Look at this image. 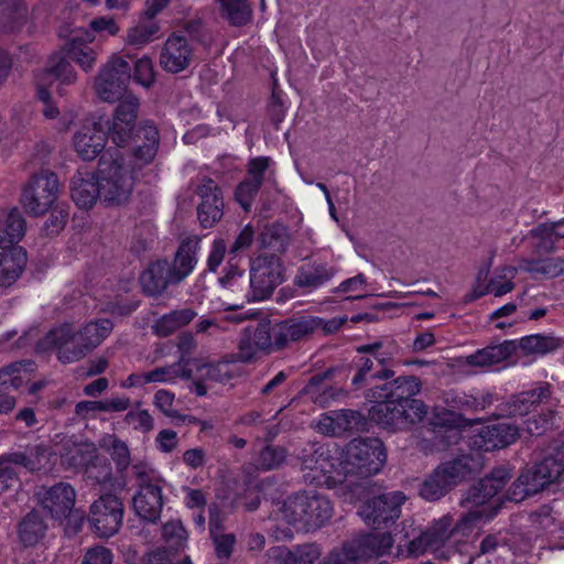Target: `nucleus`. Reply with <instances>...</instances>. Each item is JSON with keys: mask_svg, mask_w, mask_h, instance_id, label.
<instances>
[{"mask_svg": "<svg viewBox=\"0 0 564 564\" xmlns=\"http://www.w3.org/2000/svg\"><path fill=\"white\" fill-rule=\"evenodd\" d=\"M510 475L506 468H496L489 476L473 486L462 505L471 508L457 523L453 516L445 514L431 522L425 530L417 531L413 520L401 523L399 534L404 540L397 546L398 557H419L430 552L438 558H448L458 551L460 540L457 535H468L480 522L490 521L499 507L491 502L507 484Z\"/></svg>", "mask_w": 564, "mask_h": 564, "instance_id": "obj_1", "label": "nucleus"}, {"mask_svg": "<svg viewBox=\"0 0 564 564\" xmlns=\"http://www.w3.org/2000/svg\"><path fill=\"white\" fill-rule=\"evenodd\" d=\"M421 388L420 379L414 376L399 377L371 388L367 393V398L373 402L369 419L389 431L403 430L422 421L427 406L413 398L420 393Z\"/></svg>", "mask_w": 564, "mask_h": 564, "instance_id": "obj_2", "label": "nucleus"}, {"mask_svg": "<svg viewBox=\"0 0 564 564\" xmlns=\"http://www.w3.org/2000/svg\"><path fill=\"white\" fill-rule=\"evenodd\" d=\"M130 65L119 55H112L104 64L94 82V89L99 99L106 102L119 100L112 124L109 127V137L118 147H124L131 139L139 111V99L127 93L130 82Z\"/></svg>", "mask_w": 564, "mask_h": 564, "instance_id": "obj_3", "label": "nucleus"}, {"mask_svg": "<svg viewBox=\"0 0 564 564\" xmlns=\"http://www.w3.org/2000/svg\"><path fill=\"white\" fill-rule=\"evenodd\" d=\"M333 506L329 499L315 491H303L290 496L274 512L269 530L275 540H289L293 536L291 527L299 530L315 531L329 521Z\"/></svg>", "mask_w": 564, "mask_h": 564, "instance_id": "obj_4", "label": "nucleus"}, {"mask_svg": "<svg viewBox=\"0 0 564 564\" xmlns=\"http://www.w3.org/2000/svg\"><path fill=\"white\" fill-rule=\"evenodd\" d=\"M112 328L113 324L108 318L91 321L79 330L73 324L64 323L51 329L37 344V349H54L63 364L75 362L99 346Z\"/></svg>", "mask_w": 564, "mask_h": 564, "instance_id": "obj_5", "label": "nucleus"}, {"mask_svg": "<svg viewBox=\"0 0 564 564\" xmlns=\"http://www.w3.org/2000/svg\"><path fill=\"white\" fill-rule=\"evenodd\" d=\"M140 169L121 151L108 150L99 161L97 176L101 198L108 204L126 203L133 188L134 173Z\"/></svg>", "mask_w": 564, "mask_h": 564, "instance_id": "obj_6", "label": "nucleus"}, {"mask_svg": "<svg viewBox=\"0 0 564 564\" xmlns=\"http://www.w3.org/2000/svg\"><path fill=\"white\" fill-rule=\"evenodd\" d=\"M299 458L303 478L308 484L332 488L346 480L343 454L336 447L307 444L301 451Z\"/></svg>", "mask_w": 564, "mask_h": 564, "instance_id": "obj_7", "label": "nucleus"}, {"mask_svg": "<svg viewBox=\"0 0 564 564\" xmlns=\"http://www.w3.org/2000/svg\"><path fill=\"white\" fill-rule=\"evenodd\" d=\"M387 459L383 443L376 437L352 440L345 452V478L349 475L369 477L381 470Z\"/></svg>", "mask_w": 564, "mask_h": 564, "instance_id": "obj_8", "label": "nucleus"}, {"mask_svg": "<svg viewBox=\"0 0 564 564\" xmlns=\"http://www.w3.org/2000/svg\"><path fill=\"white\" fill-rule=\"evenodd\" d=\"M59 195L57 176L48 171L32 175L24 186L21 204L31 216H41L48 212Z\"/></svg>", "mask_w": 564, "mask_h": 564, "instance_id": "obj_9", "label": "nucleus"}, {"mask_svg": "<svg viewBox=\"0 0 564 564\" xmlns=\"http://www.w3.org/2000/svg\"><path fill=\"white\" fill-rule=\"evenodd\" d=\"M284 281V268L274 254H260L251 262L249 301H263Z\"/></svg>", "mask_w": 564, "mask_h": 564, "instance_id": "obj_10", "label": "nucleus"}, {"mask_svg": "<svg viewBox=\"0 0 564 564\" xmlns=\"http://www.w3.org/2000/svg\"><path fill=\"white\" fill-rule=\"evenodd\" d=\"M123 502L112 494L101 495L89 508L88 522L91 531L99 538L115 535L122 525Z\"/></svg>", "mask_w": 564, "mask_h": 564, "instance_id": "obj_11", "label": "nucleus"}, {"mask_svg": "<svg viewBox=\"0 0 564 564\" xmlns=\"http://www.w3.org/2000/svg\"><path fill=\"white\" fill-rule=\"evenodd\" d=\"M401 491H392L375 497L362 505L359 516L366 524L380 528L393 523L401 514L405 501Z\"/></svg>", "mask_w": 564, "mask_h": 564, "instance_id": "obj_12", "label": "nucleus"}, {"mask_svg": "<svg viewBox=\"0 0 564 564\" xmlns=\"http://www.w3.org/2000/svg\"><path fill=\"white\" fill-rule=\"evenodd\" d=\"M340 323L324 321L316 316L303 315L288 318L274 326V338L276 348H284L290 341L300 340L318 328H326L328 332L338 328Z\"/></svg>", "mask_w": 564, "mask_h": 564, "instance_id": "obj_13", "label": "nucleus"}, {"mask_svg": "<svg viewBox=\"0 0 564 564\" xmlns=\"http://www.w3.org/2000/svg\"><path fill=\"white\" fill-rule=\"evenodd\" d=\"M276 348L274 327L269 323H258L256 326H248L239 341L238 359L248 362L260 354H270Z\"/></svg>", "mask_w": 564, "mask_h": 564, "instance_id": "obj_14", "label": "nucleus"}, {"mask_svg": "<svg viewBox=\"0 0 564 564\" xmlns=\"http://www.w3.org/2000/svg\"><path fill=\"white\" fill-rule=\"evenodd\" d=\"M95 39L93 32L78 29L72 32L62 48L63 53L85 73L91 72L97 63L99 52L90 45Z\"/></svg>", "mask_w": 564, "mask_h": 564, "instance_id": "obj_15", "label": "nucleus"}, {"mask_svg": "<svg viewBox=\"0 0 564 564\" xmlns=\"http://www.w3.org/2000/svg\"><path fill=\"white\" fill-rule=\"evenodd\" d=\"M40 505L56 520L66 519L76 500L75 489L65 482L56 484L48 488H41L37 492Z\"/></svg>", "mask_w": 564, "mask_h": 564, "instance_id": "obj_16", "label": "nucleus"}, {"mask_svg": "<svg viewBox=\"0 0 564 564\" xmlns=\"http://www.w3.org/2000/svg\"><path fill=\"white\" fill-rule=\"evenodd\" d=\"M163 507L162 484L158 478L142 480L133 496V509L143 520L155 522Z\"/></svg>", "mask_w": 564, "mask_h": 564, "instance_id": "obj_17", "label": "nucleus"}, {"mask_svg": "<svg viewBox=\"0 0 564 564\" xmlns=\"http://www.w3.org/2000/svg\"><path fill=\"white\" fill-rule=\"evenodd\" d=\"M194 58V50L188 39L181 34H172L160 54V65L169 73L177 74L186 69Z\"/></svg>", "mask_w": 564, "mask_h": 564, "instance_id": "obj_18", "label": "nucleus"}, {"mask_svg": "<svg viewBox=\"0 0 564 564\" xmlns=\"http://www.w3.org/2000/svg\"><path fill=\"white\" fill-rule=\"evenodd\" d=\"M107 135L101 119L87 121L75 133L73 144L84 161L95 160L105 149Z\"/></svg>", "mask_w": 564, "mask_h": 564, "instance_id": "obj_19", "label": "nucleus"}, {"mask_svg": "<svg viewBox=\"0 0 564 564\" xmlns=\"http://www.w3.org/2000/svg\"><path fill=\"white\" fill-rule=\"evenodd\" d=\"M519 436V427L507 422L499 421L482 426L473 437V445L485 452L506 447L512 444Z\"/></svg>", "mask_w": 564, "mask_h": 564, "instance_id": "obj_20", "label": "nucleus"}, {"mask_svg": "<svg viewBox=\"0 0 564 564\" xmlns=\"http://www.w3.org/2000/svg\"><path fill=\"white\" fill-rule=\"evenodd\" d=\"M197 195L200 198L197 207L198 219L205 228L212 227L223 217L220 189L213 180L207 178L198 186Z\"/></svg>", "mask_w": 564, "mask_h": 564, "instance_id": "obj_21", "label": "nucleus"}, {"mask_svg": "<svg viewBox=\"0 0 564 564\" xmlns=\"http://www.w3.org/2000/svg\"><path fill=\"white\" fill-rule=\"evenodd\" d=\"M77 78V72L70 62L62 53H54L48 59L47 67L37 75L36 86L56 82L57 93L64 95L65 87L74 85Z\"/></svg>", "mask_w": 564, "mask_h": 564, "instance_id": "obj_22", "label": "nucleus"}, {"mask_svg": "<svg viewBox=\"0 0 564 564\" xmlns=\"http://www.w3.org/2000/svg\"><path fill=\"white\" fill-rule=\"evenodd\" d=\"M564 473V465L555 457H546L541 463L523 471L520 476L525 477L523 481L527 490L535 495L549 484L556 480Z\"/></svg>", "mask_w": 564, "mask_h": 564, "instance_id": "obj_23", "label": "nucleus"}, {"mask_svg": "<svg viewBox=\"0 0 564 564\" xmlns=\"http://www.w3.org/2000/svg\"><path fill=\"white\" fill-rule=\"evenodd\" d=\"M360 419V414L354 410L329 411L318 417L315 427L322 434L339 436L356 426Z\"/></svg>", "mask_w": 564, "mask_h": 564, "instance_id": "obj_24", "label": "nucleus"}, {"mask_svg": "<svg viewBox=\"0 0 564 564\" xmlns=\"http://www.w3.org/2000/svg\"><path fill=\"white\" fill-rule=\"evenodd\" d=\"M349 547L359 560L387 554L393 545V538L390 533H368L348 542Z\"/></svg>", "mask_w": 564, "mask_h": 564, "instance_id": "obj_25", "label": "nucleus"}, {"mask_svg": "<svg viewBox=\"0 0 564 564\" xmlns=\"http://www.w3.org/2000/svg\"><path fill=\"white\" fill-rule=\"evenodd\" d=\"M481 467L482 462L479 456L463 455L451 462L441 464L436 469L445 478L447 484L453 487L480 471Z\"/></svg>", "mask_w": 564, "mask_h": 564, "instance_id": "obj_26", "label": "nucleus"}, {"mask_svg": "<svg viewBox=\"0 0 564 564\" xmlns=\"http://www.w3.org/2000/svg\"><path fill=\"white\" fill-rule=\"evenodd\" d=\"M72 198L79 208L88 209L101 198L98 177L89 172H79L72 178Z\"/></svg>", "mask_w": 564, "mask_h": 564, "instance_id": "obj_27", "label": "nucleus"}, {"mask_svg": "<svg viewBox=\"0 0 564 564\" xmlns=\"http://www.w3.org/2000/svg\"><path fill=\"white\" fill-rule=\"evenodd\" d=\"M143 291L149 295L161 294L173 280L172 268L167 261L152 263L140 276Z\"/></svg>", "mask_w": 564, "mask_h": 564, "instance_id": "obj_28", "label": "nucleus"}, {"mask_svg": "<svg viewBox=\"0 0 564 564\" xmlns=\"http://www.w3.org/2000/svg\"><path fill=\"white\" fill-rule=\"evenodd\" d=\"M26 260V252L21 247L0 252V288H8L19 279Z\"/></svg>", "mask_w": 564, "mask_h": 564, "instance_id": "obj_29", "label": "nucleus"}, {"mask_svg": "<svg viewBox=\"0 0 564 564\" xmlns=\"http://www.w3.org/2000/svg\"><path fill=\"white\" fill-rule=\"evenodd\" d=\"M514 355V340H505L498 345L487 346L466 356V365L471 367H490Z\"/></svg>", "mask_w": 564, "mask_h": 564, "instance_id": "obj_30", "label": "nucleus"}, {"mask_svg": "<svg viewBox=\"0 0 564 564\" xmlns=\"http://www.w3.org/2000/svg\"><path fill=\"white\" fill-rule=\"evenodd\" d=\"M137 138L143 141L144 144H139L133 153L128 154V156L135 161V166L143 167L151 163L156 155L160 141L159 131L155 126L145 122L138 129Z\"/></svg>", "mask_w": 564, "mask_h": 564, "instance_id": "obj_31", "label": "nucleus"}, {"mask_svg": "<svg viewBox=\"0 0 564 564\" xmlns=\"http://www.w3.org/2000/svg\"><path fill=\"white\" fill-rule=\"evenodd\" d=\"M551 394L547 383L529 391H523L513 395L507 403V412L510 416H521L528 414L536 404L546 400Z\"/></svg>", "mask_w": 564, "mask_h": 564, "instance_id": "obj_32", "label": "nucleus"}, {"mask_svg": "<svg viewBox=\"0 0 564 564\" xmlns=\"http://www.w3.org/2000/svg\"><path fill=\"white\" fill-rule=\"evenodd\" d=\"M25 220L18 208L0 212V248H7L22 239Z\"/></svg>", "mask_w": 564, "mask_h": 564, "instance_id": "obj_33", "label": "nucleus"}, {"mask_svg": "<svg viewBox=\"0 0 564 564\" xmlns=\"http://www.w3.org/2000/svg\"><path fill=\"white\" fill-rule=\"evenodd\" d=\"M271 552L280 564H313L322 554L318 545L313 543L293 547H275Z\"/></svg>", "mask_w": 564, "mask_h": 564, "instance_id": "obj_34", "label": "nucleus"}, {"mask_svg": "<svg viewBox=\"0 0 564 564\" xmlns=\"http://www.w3.org/2000/svg\"><path fill=\"white\" fill-rule=\"evenodd\" d=\"M563 340L553 335L534 334L514 340V354L521 351L523 355H546L560 349Z\"/></svg>", "mask_w": 564, "mask_h": 564, "instance_id": "obj_35", "label": "nucleus"}, {"mask_svg": "<svg viewBox=\"0 0 564 564\" xmlns=\"http://www.w3.org/2000/svg\"><path fill=\"white\" fill-rule=\"evenodd\" d=\"M47 525L37 511H31L20 522L18 529L19 541L25 546H35L46 535Z\"/></svg>", "mask_w": 564, "mask_h": 564, "instance_id": "obj_36", "label": "nucleus"}, {"mask_svg": "<svg viewBox=\"0 0 564 564\" xmlns=\"http://www.w3.org/2000/svg\"><path fill=\"white\" fill-rule=\"evenodd\" d=\"M36 97L43 102L42 113L47 120L55 121V128L59 131H67L75 120L73 112H61L53 102L51 91L43 85L36 86Z\"/></svg>", "mask_w": 564, "mask_h": 564, "instance_id": "obj_37", "label": "nucleus"}, {"mask_svg": "<svg viewBox=\"0 0 564 564\" xmlns=\"http://www.w3.org/2000/svg\"><path fill=\"white\" fill-rule=\"evenodd\" d=\"M196 315V312L192 308L173 311L155 322L153 326L154 333L159 336H169L178 328L189 324Z\"/></svg>", "mask_w": 564, "mask_h": 564, "instance_id": "obj_38", "label": "nucleus"}, {"mask_svg": "<svg viewBox=\"0 0 564 564\" xmlns=\"http://www.w3.org/2000/svg\"><path fill=\"white\" fill-rule=\"evenodd\" d=\"M195 264V243L192 241L182 242L175 257L174 267L172 268L173 280L176 281V283L184 280L193 271Z\"/></svg>", "mask_w": 564, "mask_h": 564, "instance_id": "obj_39", "label": "nucleus"}, {"mask_svg": "<svg viewBox=\"0 0 564 564\" xmlns=\"http://www.w3.org/2000/svg\"><path fill=\"white\" fill-rule=\"evenodd\" d=\"M35 365L31 360H23L13 362L0 369V386H11L14 389L20 388L28 379L29 375L33 372Z\"/></svg>", "mask_w": 564, "mask_h": 564, "instance_id": "obj_40", "label": "nucleus"}, {"mask_svg": "<svg viewBox=\"0 0 564 564\" xmlns=\"http://www.w3.org/2000/svg\"><path fill=\"white\" fill-rule=\"evenodd\" d=\"M238 373L237 365L232 360H221L215 364L203 365L199 377L206 381L225 383Z\"/></svg>", "mask_w": 564, "mask_h": 564, "instance_id": "obj_41", "label": "nucleus"}, {"mask_svg": "<svg viewBox=\"0 0 564 564\" xmlns=\"http://www.w3.org/2000/svg\"><path fill=\"white\" fill-rule=\"evenodd\" d=\"M330 278L332 273L325 265H307L299 270L295 284L301 288L316 289L325 284Z\"/></svg>", "mask_w": 564, "mask_h": 564, "instance_id": "obj_42", "label": "nucleus"}, {"mask_svg": "<svg viewBox=\"0 0 564 564\" xmlns=\"http://www.w3.org/2000/svg\"><path fill=\"white\" fill-rule=\"evenodd\" d=\"M7 456L9 462L21 465L31 471L41 469L47 458L46 449L42 446H33L25 452L11 453Z\"/></svg>", "mask_w": 564, "mask_h": 564, "instance_id": "obj_43", "label": "nucleus"}, {"mask_svg": "<svg viewBox=\"0 0 564 564\" xmlns=\"http://www.w3.org/2000/svg\"><path fill=\"white\" fill-rule=\"evenodd\" d=\"M158 33L159 25L156 22H140L128 29L124 42L127 45L143 47L152 42L156 37Z\"/></svg>", "mask_w": 564, "mask_h": 564, "instance_id": "obj_44", "label": "nucleus"}, {"mask_svg": "<svg viewBox=\"0 0 564 564\" xmlns=\"http://www.w3.org/2000/svg\"><path fill=\"white\" fill-rule=\"evenodd\" d=\"M286 459V451L281 446L267 445L254 457V467L259 470H272L280 467Z\"/></svg>", "mask_w": 564, "mask_h": 564, "instance_id": "obj_45", "label": "nucleus"}, {"mask_svg": "<svg viewBox=\"0 0 564 564\" xmlns=\"http://www.w3.org/2000/svg\"><path fill=\"white\" fill-rule=\"evenodd\" d=\"M521 269L547 278H556L564 274V258H547L540 261L524 260Z\"/></svg>", "mask_w": 564, "mask_h": 564, "instance_id": "obj_46", "label": "nucleus"}, {"mask_svg": "<svg viewBox=\"0 0 564 564\" xmlns=\"http://www.w3.org/2000/svg\"><path fill=\"white\" fill-rule=\"evenodd\" d=\"M191 370L182 364H175L166 367H159L147 372L149 383H172L176 379H189Z\"/></svg>", "mask_w": 564, "mask_h": 564, "instance_id": "obj_47", "label": "nucleus"}, {"mask_svg": "<svg viewBox=\"0 0 564 564\" xmlns=\"http://www.w3.org/2000/svg\"><path fill=\"white\" fill-rule=\"evenodd\" d=\"M517 269L513 267H505L496 273L489 281L486 292L495 296H502L511 292L514 288L513 279L516 278Z\"/></svg>", "mask_w": 564, "mask_h": 564, "instance_id": "obj_48", "label": "nucleus"}, {"mask_svg": "<svg viewBox=\"0 0 564 564\" xmlns=\"http://www.w3.org/2000/svg\"><path fill=\"white\" fill-rule=\"evenodd\" d=\"M221 10L234 25L246 24L251 17L248 0H219Z\"/></svg>", "mask_w": 564, "mask_h": 564, "instance_id": "obj_49", "label": "nucleus"}, {"mask_svg": "<svg viewBox=\"0 0 564 564\" xmlns=\"http://www.w3.org/2000/svg\"><path fill=\"white\" fill-rule=\"evenodd\" d=\"M85 475L88 479L95 480L102 487H112V469L106 458L94 457L85 468Z\"/></svg>", "mask_w": 564, "mask_h": 564, "instance_id": "obj_50", "label": "nucleus"}, {"mask_svg": "<svg viewBox=\"0 0 564 564\" xmlns=\"http://www.w3.org/2000/svg\"><path fill=\"white\" fill-rule=\"evenodd\" d=\"M452 488L437 469L424 480L420 488V495L425 500L434 501L443 497Z\"/></svg>", "mask_w": 564, "mask_h": 564, "instance_id": "obj_51", "label": "nucleus"}, {"mask_svg": "<svg viewBox=\"0 0 564 564\" xmlns=\"http://www.w3.org/2000/svg\"><path fill=\"white\" fill-rule=\"evenodd\" d=\"M102 446L109 452L120 469H126L130 465V451L126 442L113 435H108L102 440Z\"/></svg>", "mask_w": 564, "mask_h": 564, "instance_id": "obj_52", "label": "nucleus"}, {"mask_svg": "<svg viewBox=\"0 0 564 564\" xmlns=\"http://www.w3.org/2000/svg\"><path fill=\"white\" fill-rule=\"evenodd\" d=\"M357 351L372 354L376 360L381 366L386 367L393 360L394 356L399 352V347L393 344L384 346L382 341H373L371 344L359 346L357 348Z\"/></svg>", "mask_w": 564, "mask_h": 564, "instance_id": "obj_53", "label": "nucleus"}, {"mask_svg": "<svg viewBox=\"0 0 564 564\" xmlns=\"http://www.w3.org/2000/svg\"><path fill=\"white\" fill-rule=\"evenodd\" d=\"M558 225H564V218L561 219L560 221L553 224L552 226H547V225H540L535 228H533L531 231H530V236L536 240L535 242V247L542 251H550L552 250L553 248V245H554V235L557 232L556 231V227Z\"/></svg>", "mask_w": 564, "mask_h": 564, "instance_id": "obj_54", "label": "nucleus"}, {"mask_svg": "<svg viewBox=\"0 0 564 564\" xmlns=\"http://www.w3.org/2000/svg\"><path fill=\"white\" fill-rule=\"evenodd\" d=\"M124 421L128 425L132 426L135 431L141 433H149L154 426V420L144 409L131 410L126 414Z\"/></svg>", "mask_w": 564, "mask_h": 564, "instance_id": "obj_55", "label": "nucleus"}, {"mask_svg": "<svg viewBox=\"0 0 564 564\" xmlns=\"http://www.w3.org/2000/svg\"><path fill=\"white\" fill-rule=\"evenodd\" d=\"M162 534L175 547H182L187 539V532L180 520L167 521L162 528Z\"/></svg>", "mask_w": 564, "mask_h": 564, "instance_id": "obj_56", "label": "nucleus"}, {"mask_svg": "<svg viewBox=\"0 0 564 564\" xmlns=\"http://www.w3.org/2000/svg\"><path fill=\"white\" fill-rule=\"evenodd\" d=\"M262 184L259 178H248L241 182L236 189V199L245 210H249L253 197L257 195Z\"/></svg>", "mask_w": 564, "mask_h": 564, "instance_id": "obj_57", "label": "nucleus"}, {"mask_svg": "<svg viewBox=\"0 0 564 564\" xmlns=\"http://www.w3.org/2000/svg\"><path fill=\"white\" fill-rule=\"evenodd\" d=\"M134 79L143 87H150L154 82V69L152 59L143 56L137 61L134 66Z\"/></svg>", "mask_w": 564, "mask_h": 564, "instance_id": "obj_58", "label": "nucleus"}, {"mask_svg": "<svg viewBox=\"0 0 564 564\" xmlns=\"http://www.w3.org/2000/svg\"><path fill=\"white\" fill-rule=\"evenodd\" d=\"M95 35L96 33H106L109 36H116L120 26L112 17H97L89 22V30Z\"/></svg>", "mask_w": 564, "mask_h": 564, "instance_id": "obj_59", "label": "nucleus"}, {"mask_svg": "<svg viewBox=\"0 0 564 564\" xmlns=\"http://www.w3.org/2000/svg\"><path fill=\"white\" fill-rule=\"evenodd\" d=\"M174 394L167 390H159L154 394V404L161 410L166 416L171 419L180 417V414L173 408Z\"/></svg>", "mask_w": 564, "mask_h": 564, "instance_id": "obj_60", "label": "nucleus"}, {"mask_svg": "<svg viewBox=\"0 0 564 564\" xmlns=\"http://www.w3.org/2000/svg\"><path fill=\"white\" fill-rule=\"evenodd\" d=\"M8 456L0 457V494L12 488L18 482L15 470Z\"/></svg>", "mask_w": 564, "mask_h": 564, "instance_id": "obj_61", "label": "nucleus"}, {"mask_svg": "<svg viewBox=\"0 0 564 564\" xmlns=\"http://www.w3.org/2000/svg\"><path fill=\"white\" fill-rule=\"evenodd\" d=\"M112 553L109 549L96 545L86 551L82 564H111Z\"/></svg>", "mask_w": 564, "mask_h": 564, "instance_id": "obj_62", "label": "nucleus"}, {"mask_svg": "<svg viewBox=\"0 0 564 564\" xmlns=\"http://www.w3.org/2000/svg\"><path fill=\"white\" fill-rule=\"evenodd\" d=\"M156 448L162 453H172L178 446L177 433L173 430H161L155 437Z\"/></svg>", "mask_w": 564, "mask_h": 564, "instance_id": "obj_63", "label": "nucleus"}, {"mask_svg": "<svg viewBox=\"0 0 564 564\" xmlns=\"http://www.w3.org/2000/svg\"><path fill=\"white\" fill-rule=\"evenodd\" d=\"M357 561L351 547L345 543L341 550L332 552L321 564H355Z\"/></svg>", "mask_w": 564, "mask_h": 564, "instance_id": "obj_64", "label": "nucleus"}]
</instances>
